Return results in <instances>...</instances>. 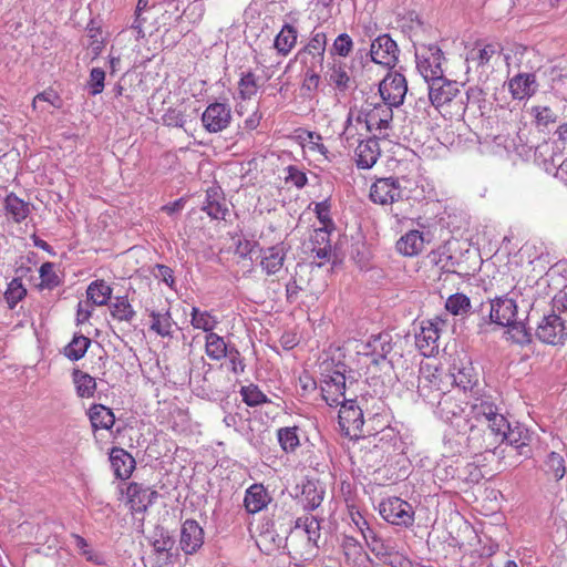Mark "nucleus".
Returning a JSON list of instances; mask_svg holds the SVG:
<instances>
[{
  "label": "nucleus",
  "mask_w": 567,
  "mask_h": 567,
  "mask_svg": "<svg viewBox=\"0 0 567 567\" xmlns=\"http://www.w3.org/2000/svg\"><path fill=\"white\" fill-rule=\"evenodd\" d=\"M340 405L338 417L342 433L350 439L361 437L364 424L362 410L352 399Z\"/></svg>",
  "instance_id": "nucleus-12"
},
{
  "label": "nucleus",
  "mask_w": 567,
  "mask_h": 567,
  "mask_svg": "<svg viewBox=\"0 0 567 567\" xmlns=\"http://www.w3.org/2000/svg\"><path fill=\"white\" fill-rule=\"evenodd\" d=\"M392 107L393 106L383 102L374 105L367 104L357 115L350 112L343 131L344 138L347 141L353 138L354 134L359 131V125L361 128H364L365 132H377L388 128L393 118Z\"/></svg>",
  "instance_id": "nucleus-3"
},
{
  "label": "nucleus",
  "mask_w": 567,
  "mask_h": 567,
  "mask_svg": "<svg viewBox=\"0 0 567 567\" xmlns=\"http://www.w3.org/2000/svg\"><path fill=\"white\" fill-rule=\"evenodd\" d=\"M466 112L472 117H484L491 110L492 104L487 100L486 93L480 86H470L464 94Z\"/></svg>",
  "instance_id": "nucleus-28"
},
{
  "label": "nucleus",
  "mask_w": 567,
  "mask_h": 567,
  "mask_svg": "<svg viewBox=\"0 0 567 567\" xmlns=\"http://www.w3.org/2000/svg\"><path fill=\"white\" fill-rule=\"evenodd\" d=\"M72 382L75 388V393L81 399H91L94 396L97 384L94 377L78 368L72 370Z\"/></svg>",
  "instance_id": "nucleus-34"
},
{
  "label": "nucleus",
  "mask_w": 567,
  "mask_h": 567,
  "mask_svg": "<svg viewBox=\"0 0 567 567\" xmlns=\"http://www.w3.org/2000/svg\"><path fill=\"white\" fill-rule=\"evenodd\" d=\"M227 343L223 337L213 332L205 336V353L214 361H220L228 354Z\"/></svg>",
  "instance_id": "nucleus-44"
},
{
  "label": "nucleus",
  "mask_w": 567,
  "mask_h": 567,
  "mask_svg": "<svg viewBox=\"0 0 567 567\" xmlns=\"http://www.w3.org/2000/svg\"><path fill=\"white\" fill-rule=\"evenodd\" d=\"M87 35L90 38L89 47L95 54H99L104 47L103 31L100 27L89 25Z\"/></svg>",
  "instance_id": "nucleus-61"
},
{
  "label": "nucleus",
  "mask_w": 567,
  "mask_h": 567,
  "mask_svg": "<svg viewBox=\"0 0 567 567\" xmlns=\"http://www.w3.org/2000/svg\"><path fill=\"white\" fill-rule=\"evenodd\" d=\"M503 45L498 41L476 40L473 49L468 53V60L476 63L477 66H491L502 55Z\"/></svg>",
  "instance_id": "nucleus-19"
},
{
  "label": "nucleus",
  "mask_w": 567,
  "mask_h": 567,
  "mask_svg": "<svg viewBox=\"0 0 567 567\" xmlns=\"http://www.w3.org/2000/svg\"><path fill=\"white\" fill-rule=\"evenodd\" d=\"M150 317L152 319L150 329L153 332L163 338L172 337L174 320L169 309L151 310Z\"/></svg>",
  "instance_id": "nucleus-37"
},
{
  "label": "nucleus",
  "mask_w": 567,
  "mask_h": 567,
  "mask_svg": "<svg viewBox=\"0 0 567 567\" xmlns=\"http://www.w3.org/2000/svg\"><path fill=\"white\" fill-rule=\"evenodd\" d=\"M168 424L171 431L176 435H189L192 433V417L185 409H173L169 412Z\"/></svg>",
  "instance_id": "nucleus-39"
},
{
  "label": "nucleus",
  "mask_w": 567,
  "mask_h": 567,
  "mask_svg": "<svg viewBox=\"0 0 567 567\" xmlns=\"http://www.w3.org/2000/svg\"><path fill=\"white\" fill-rule=\"evenodd\" d=\"M285 182L286 184L293 185L297 188L306 186L308 178L303 171L298 167L290 165L286 168Z\"/></svg>",
  "instance_id": "nucleus-58"
},
{
  "label": "nucleus",
  "mask_w": 567,
  "mask_h": 567,
  "mask_svg": "<svg viewBox=\"0 0 567 567\" xmlns=\"http://www.w3.org/2000/svg\"><path fill=\"white\" fill-rule=\"evenodd\" d=\"M163 123L166 126L182 127L185 124V115L181 110L168 109L162 116Z\"/></svg>",
  "instance_id": "nucleus-62"
},
{
  "label": "nucleus",
  "mask_w": 567,
  "mask_h": 567,
  "mask_svg": "<svg viewBox=\"0 0 567 567\" xmlns=\"http://www.w3.org/2000/svg\"><path fill=\"white\" fill-rule=\"evenodd\" d=\"M321 392L323 400L330 406H337L349 399L346 398V375L340 371H333L322 381Z\"/></svg>",
  "instance_id": "nucleus-20"
},
{
  "label": "nucleus",
  "mask_w": 567,
  "mask_h": 567,
  "mask_svg": "<svg viewBox=\"0 0 567 567\" xmlns=\"http://www.w3.org/2000/svg\"><path fill=\"white\" fill-rule=\"evenodd\" d=\"M536 82L534 74L519 73L508 82V89L514 100H524L534 94V84Z\"/></svg>",
  "instance_id": "nucleus-33"
},
{
  "label": "nucleus",
  "mask_w": 567,
  "mask_h": 567,
  "mask_svg": "<svg viewBox=\"0 0 567 567\" xmlns=\"http://www.w3.org/2000/svg\"><path fill=\"white\" fill-rule=\"evenodd\" d=\"M39 274H40V279H41L40 286L42 288L52 289V288L59 286L60 279L54 270V264H52L50 261L42 264L40 267Z\"/></svg>",
  "instance_id": "nucleus-55"
},
{
  "label": "nucleus",
  "mask_w": 567,
  "mask_h": 567,
  "mask_svg": "<svg viewBox=\"0 0 567 567\" xmlns=\"http://www.w3.org/2000/svg\"><path fill=\"white\" fill-rule=\"evenodd\" d=\"M454 372H452L454 385L462 390L464 394L475 396L480 392V382L477 373L471 362L461 363L458 367L454 365Z\"/></svg>",
  "instance_id": "nucleus-24"
},
{
  "label": "nucleus",
  "mask_w": 567,
  "mask_h": 567,
  "mask_svg": "<svg viewBox=\"0 0 567 567\" xmlns=\"http://www.w3.org/2000/svg\"><path fill=\"white\" fill-rule=\"evenodd\" d=\"M230 122L231 109L227 103H212L202 114L203 126L209 133H219L226 130Z\"/></svg>",
  "instance_id": "nucleus-16"
},
{
  "label": "nucleus",
  "mask_w": 567,
  "mask_h": 567,
  "mask_svg": "<svg viewBox=\"0 0 567 567\" xmlns=\"http://www.w3.org/2000/svg\"><path fill=\"white\" fill-rule=\"evenodd\" d=\"M342 550L346 561L354 567H365L369 556L360 543L352 537H346L342 542Z\"/></svg>",
  "instance_id": "nucleus-36"
},
{
  "label": "nucleus",
  "mask_w": 567,
  "mask_h": 567,
  "mask_svg": "<svg viewBox=\"0 0 567 567\" xmlns=\"http://www.w3.org/2000/svg\"><path fill=\"white\" fill-rule=\"evenodd\" d=\"M109 462L115 478L127 481L136 468L134 456L123 447L113 446L109 451Z\"/></svg>",
  "instance_id": "nucleus-21"
},
{
  "label": "nucleus",
  "mask_w": 567,
  "mask_h": 567,
  "mask_svg": "<svg viewBox=\"0 0 567 567\" xmlns=\"http://www.w3.org/2000/svg\"><path fill=\"white\" fill-rule=\"evenodd\" d=\"M243 401L249 406H257L266 403L267 395L255 384H249L240 389Z\"/></svg>",
  "instance_id": "nucleus-53"
},
{
  "label": "nucleus",
  "mask_w": 567,
  "mask_h": 567,
  "mask_svg": "<svg viewBox=\"0 0 567 567\" xmlns=\"http://www.w3.org/2000/svg\"><path fill=\"white\" fill-rule=\"evenodd\" d=\"M179 544L185 554H193L203 546L204 529L195 519H186L182 525Z\"/></svg>",
  "instance_id": "nucleus-26"
},
{
  "label": "nucleus",
  "mask_w": 567,
  "mask_h": 567,
  "mask_svg": "<svg viewBox=\"0 0 567 567\" xmlns=\"http://www.w3.org/2000/svg\"><path fill=\"white\" fill-rule=\"evenodd\" d=\"M105 71L101 68H93L90 72L87 86L90 89V94L95 96L101 94L104 90L105 82Z\"/></svg>",
  "instance_id": "nucleus-56"
},
{
  "label": "nucleus",
  "mask_w": 567,
  "mask_h": 567,
  "mask_svg": "<svg viewBox=\"0 0 567 567\" xmlns=\"http://www.w3.org/2000/svg\"><path fill=\"white\" fill-rule=\"evenodd\" d=\"M509 426L505 416L496 413L483 424H474L470 427L468 444L475 450H491L501 442Z\"/></svg>",
  "instance_id": "nucleus-4"
},
{
  "label": "nucleus",
  "mask_w": 567,
  "mask_h": 567,
  "mask_svg": "<svg viewBox=\"0 0 567 567\" xmlns=\"http://www.w3.org/2000/svg\"><path fill=\"white\" fill-rule=\"evenodd\" d=\"M228 365L230 371L234 374H241L245 371V363L243 361V358L237 349H230L228 351Z\"/></svg>",
  "instance_id": "nucleus-63"
},
{
  "label": "nucleus",
  "mask_w": 567,
  "mask_h": 567,
  "mask_svg": "<svg viewBox=\"0 0 567 567\" xmlns=\"http://www.w3.org/2000/svg\"><path fill=\"white\" fill-rule=\"evenodd\" d=\"M303 148L316 155L317 159H329V150L323 144V138L319 133L308 131Z\"/></svg>",
  "instance_id": "nucleus-48"
},
{
  "label": "nucleus",
  "mask_w": 567,
  "mask_h": 567,
  "mask_svg": "<svg viewBox=\"0 0 567 567\" xmlns=\"http://www.w3.org/2000/svg\"><path fill=\"white\" fill-rule=\"evenodd\" d=\"M504 440H506L509 445L514 446L520 455L526 457L530 456L532 451L529 445L532 435L527 429L519 425L511 427L509 425L501 442Z\"/></svg>",
  "instance_id": "nucleus-32"
},
{
  "label": "nucleus",
  "mask_w": 567,
  "mask_h": 567,
  "mask_svg": "<svg viewBox=\"0 0 567 567\" xmlns=\"http://www.w3.org/2000/svg\"><path fill=\"white\" fill-rule=\"evenodd\" d=\"M516 317L517 305L514 299L498 297L491 301L489 318L492 322L502 327H512L516 322Z\"/></svg>",
  "instance_id": "nucleus-23"
},
{
  "label": "nucleus",
  "mask_w": 567,
  "mask_h": 567,
  "mask_svg": "<svg viewBox=\"0 0 567 567\" xmlns=\"http://www.w3.org/2000/svg\"><path fill=\"white\" fill-rule=\"evenodd\" d=\"M27 288L23 286L22 280L20 278H13L7 287L4 292V299L10 309H14V307L25 298Z\"/></svg>",
  "instance_id": "nucleus-50"
},
{
  "label": "nucleus",
  "mask_w": 567,
  "mask_h": 567,
  "mask_svg": "<svg viewBox=\"0 0 567 567\" xmlns=\"http://www.w3.org/2000/svg\"><path fill=\"white\" fill-rule=\"evenodd\" d=\"M317 69L318 68H307L302 83V90L311 92L318 89L320 84V75L316 71Z\"/></svg>",
  "instance_id": "nucleus-64"
},
{
  "label": "nucleus",
  "mask_w": 567,
  "mask_h": 567,
  "mask_svg": "<svg viewBox=\"0 0 567 567\" xmlns=\"http://www.w3.org/2000/svg\"><path fill=\"white\" fill-rule=\"evenodd\" d=\"M327 34L323 31L311 32L308 42L298 51L296 58L306 68H322L326 49H327Z\"/></svg>",
  "instance_id": "nucleus-9"
},
{
  "label": "nucleus",
  "mask_w": 567,
  "mask_h": 567,
  "mask_svg": "<svg viewBox=\"0 0 567 567\" xmlns=\"http://www.w3.org/2000/svg\"><path fill=\"white\" fill-rule=\"evenodd\" d=\"M392 350L391 338L389 334L372 336L367 342L358 347V354L371 359V364L380 365L385 363L386 357Z\"/></svg>",
  "instance_id": "nucleus-18"
},
{
  "label": "nucleus",
  "mask_w": 567,
  "mask_h": 567,
  "mask_svg": "<svg viewBox=\"0 0 567 567\" xmlns=\"http://www.w3.org/2000/svg\"><path fill=\"white\" fill-rule=\"evenodd\" d=\"M271 497L261 484H254L246 489L244 506L249 514L261 512L270 503Z\"/></svg>",
  "instance_id": "nucleus-31"
},
{
  "label": "nucleus",
  "mask_w": 567,
  "mask_h": 567,
  "mask_svg": "<svg viewBox=\"0 0 567 567\" xmlns=\"http://www.w3.org/2000/svg\"><path fill=\"white\" fill-rule=\"evenodd\" d=\"M120 493L125 498V505L132 514H143L157 498L158 493L138 482H130L120 486Z\"/></svg>",
  "instance_id": "nucleus-6"
},
{
  "label": "nucleus",
  "mask_w": 567,
  "mask_h": 567,
  "mask_svg": "<svg viewBox=\"0 0 567 567\" xmlns=\"http://www.w3.org/2000/svg\"><path fill=\"white\" fill-rule=\"evenodd\" d=\"M331 205L329 200L316 203L315 213L322 227H334L330 216Z\"/></svg>",
  "instance_id": "nucleus-60"
},
{
  "label": "nucleus",
  "mask_w": 567,
  "mask_h": 567,
  "mask_svg": "<svg viewBox=\"0 0 567 567\" xmlns=\"http://www.w3.org/2000/svg\"><path fill=\"white\" fill-rule=\"evenodd\" d=\"M429 99L435 110L447 120H461L466 113L461 84L445 78L429 84Z\"/></svg>",
  "instance_id": "nucleus-2"
},
{
  "label": "nucleus",
  "mask_w": 567,
  "mask_h": 567,
  "mask_svg": "<svg viewBox=\"0 0 567 567\" xmlns=\"http://www.w3.org/2000/svg\"><path fill=\"white\" fill-rule=\"evenodd\" d=\"M424 248V234L417 229L408 230L395 243L396 252L406 258H413L421 255Z\"/></svg>",
  "instance_id": "nucleus-25"
},
{
  "label": "nucleus",
  "mask_w": 567,
  "mask_h": 567,
  "mask_svg": "<svg viewBox=\"0 0 567 567\" xmlns=\"http://www.w3.org/2000/svg\"><path fill=\"white\" fill-rule=\"evenodd\" d=\"M113 289L102 279L92 281L86 288V298L92 306H105L112 297Z\"/></svg>",
  "instance_id": "nucleus-38"
},
{
  "label": "nucleus",
  "mask_w": 567,
  "mask_h": 567,
  "mask_svg": "<svg viewBox=\"0 0 567 567\" xmlns=\"http://www.w3.org/2000/svg\"><path fill=\"white\" fill-rule=\"evenodd\" d=\"M398 45L389 34L379 35L370 49L372 61L384 66H393L398 61Z\"/></svg>",
  "instance_id": "nucleus-22"
},
{
  "label": "nucleus",
  "mask_w": 567,
  "mask_h": 567,
  "mask_svg": "<svg viewBox=\"0 0 567 567\" xmlns=\"http://www.w3.org/2000/svg\"><path fill=\"white\" fill-rule=\"evenodd\" d=\"M363 538L375 556L391 565L395 564L398 557L392 555V547L388 542L383 540L374 529L368 530Z\"/></svg>",
  "instance_id": "nucleus-35"
},
{
  "label": "nucleus",
  "mask_w": 567,
  "mask_h": 567,
  "mask_svg": "<svg viewBox=\"0 0 567 567\" xmlns=\"http://www.w3.org/2000/svg\"><path fill=\"white\" fill-rule=\"evenodd\" d=\"M174 549V539L169 536H161L153 542L147 561L151 567H176L178 554Z\"/></svg>",
  "instance_id": "nucleus-14"
},
{
  "label": "nucleus",
  "mask_w": 567,
  "mask_h": 567,
  "mask_svg": "<svg viewBox=\"0 0 567 567\" xmlns=\"http://www.w3.org/2000/svg\"><path fill=\"white\" fill-rule=\"evenodd\" d=\"M190 324L194 329L203 330L206 334H209L214 332L219 324V321L212 311L200 310L198 307H193L190 311Z\"/></svg>",
  "instance_id": "nucleus-40"
},
{
  "label": "nucleus",
  "mask_w": 567,
  "mask_h": 567,
  "mask_svg": "<svg viewBox=\"0 0 567 567\" xmlns=\"http://www.w3.org/2000/svg\"><path fill=\"white\" fill-rule=\"evenodd\" d=\"M302 494L306 497V507L309 509H316L323 499V492L318 491L313 484L303 486Z\"/></svg>",
  "instance_id": "nucleus-59"
},
{
  "label": "nucleus",
  "mask_w": 567,
  "mask_h": 567,
  "mask_svg": "<svg viewBox=\"0 0 567 567\" xmlns=\"http://www.w3.org/2000/svg\"><path fill=\"white\" fill-rule=\"evenodd\" d=\"M474 402L467 401L471 404L472 416L477 421V424H483L498 412L497 406L488 399L472 396Z\"/></svg>",
  "instance_id": "nucleus-42"
},
{
  "label": "nucleus",
  "mask_w": 567,
  "mask_h": 567,
  "mask_svg": "<svg viewBox=\"0 0 567 567\" xmlns=\"http://www.w3.org/2000/svg\"><path fill=\"white\" fill-rule=\"evenodd\" d=\"M354 43L348 33L339 34L331 47V54L347 58L353 50Z\"/></svg>",
  "instance_id": "nucleus-54"
},
{
  "label": "nucleus",
  "mask_w": 567,
  "mask_h": 567,
  "mask_svg": "<svg viewBox=\"0 0 567 567\" xmlns=\"http://www.w3.org/2000/svg\"><path fill=\"white\" fill-rule=\"evenodd\" d=\"M91 346V339L83 334H74L72 340L63 348L62 353L71 361L82 359Z\"/></svg>",
  "instance_id": "nucleus-45"
},
{
  "label": "nucleus",
  "mask_w": 567,
  "mask_h": 567,
  "mask_svg": "<svg viewBox=\"0 0 567 567\" xmlns=\"http://www.w3.org/2000/svg\"><path fill=\"white\" fill-rule=\"evenodd\" d=\"M545 472L556 481L564 477L566 473L565 460L563 455L557 452H550L545 461Z\"/></svg>",
  "instance_id": "nucleus-51"
},
{
  "label": "nucleus",
  "mask_w": 567,
  "mask_h": 567,
  "mask_svg": "<svg viewBox=\"0 0 567 567\" xmlns=\"http://www.w3.org/2000/svg\"><path fill=\"white\" fill-rule=\"evenodd\" d=\"M328 82L339 91H346L350 84L347 65L342 61H333L326 73Z\"/></svg>",
  "instance_id": "nucleus-43"
},
{
  "label": "nucleus",
  "mask_w": 567,
  "mask_h": 567,
  "mask_svg": "<svg viewBox=\"0 0 567 567\" xmlns=\"http://www.w3.org/2000/svg\"><path fill=\"white\" fill-rule=\"evenodd\" d=\"M86 415L91 423L94 444L99 450H104L107 441L105 440L104 434L100 431H110L113 429L115 424V415L112 409L103 404L94 403L89 408Z\"/></svg>",
  "instance_id": "nucleus-8"
},
{
  "label": "nucleus",
  "mask_w": 567,
  "mask_h": 567,
  "mask_svg": "<svg viewBox=\"0 0 567 567\" xmlns=\"http://www.w3.org/2000/svg\"><path fill=\"white\" fill-rule=\"evenodd\" d=\"M379 513L388 523L409 526L413 523L412 506L400 497H389L379 504Z\"/></svg>",
  "instance_id": "nucleus-10"
},
{
  "label": "nucleus",
  "mask_w": 567,
  "mask_h": 567,
  "mask_svg": "<svg viewBox=\"0 0 567 567\" xmlns=\"http://www.w3.org/2000/svg\"><path fill=\"white\" fill-rule=\"evenodd\" d=\"M264 81L260 76L249 71L241 75L238 82L239 95L243 100H249L255 96L262 86Z\"/></svg>",
  "instance_id": "nucleus-47"
},
{
  "label": "nucleus",
  "mask_w": 567,
  "mask_h": 567,
  "mask_svg": "<svg viewBox=\"0 0 567 567\" xmlns=\"http://www.w3.org/2000/svg\"><path fill=\"white\" fill-rule=\"evenodd\" d=\"M287 256V249L282 243L260 250L259 267L261 271L271 277L272 280L279 279L284 271V265Z\"/></svg>",
  "instance_id": "nucleus-17"
},
{
  "label": "nucleus",
  "mask_w": 567,
  "mask_h": 567,
  "mask_svg": "<svg viewBox=\"0 0 567 567\" xmlns=\"http://www.w3.org/2000/svg\"><path fill=\"white\" fill-rule=\"evenodd\" d=\"M303 537L307 539V546L309 547H313L320 537L319 522L311 514L299 517L296 520L295 528L290 532L289 536L290 539Z\"/></svg>",
  "instance_id": "nucleus-27"
},
{
  "label": "nucleus",
  "mask_w": 567,
  "mask_h": 567,
  "mask_svg": "<svg viewBox=\"0 0 567 567\" xmlns=\"http://www.w3.org/2000/svg\"><path fill=\"white\" fill-rule=\"evenodd\" d=\"M470 308V298L466 295L460 292L451 295L445 302V309L454 316L465 313Z\"/></svg>",
  "instance_id": "nucleus-52"
},
{
  "label": "nucleus",
  "mask_w": 567,
  "mask_h": 567,
  "mask_svg": "<svg viewBox=\"0 0 567 567\" xmlns=\"http://www.w3.org/2000/svg\"><path fill=\"white\" fill-rule=\"evenodd\" d=\"M110 312L112 318L120 322H131L136 315L126 296L115 297L110 306Z\"/></svg>",
  "instance_id": "nucleus-46"
},
{
  "label": "nucleus",
  "mask_w": 567,
  "mask_h": 567,
  "mask_svg": "<svg viewBox=\"0 0 567 567\" xmlns=\"http://www.w3.org/2000/svg\"><path fill=\"white\" fill-rule=\"evenodd\" d=\"M277 437H278L280 447L286 453L295 452V450L300 444L297 426H286V427L279 429L277 431Z\"/></svg>",
  "instance_id": "nucleus-49"
},
{
  "label": "nucleus",
  "mask_w": 567,
  "mask_h": 567,
  "mask_svg": "<svg viewBox=\"0 0 567 567\" xmlns=\"http://www.w3.org/2000/svg\"><path fill=\"white\" fill-rule=\"evenodd\" d=\"M460 241L456 238H450L437 248L432 249L421 262L420 270L423 271V276L430 281L440 284L437 286L440 293L446 289L445 282L455 275L470 272V269L464 267L455 256Z\"/></svg>",
  "instance_id": "nucleus-1"
},
{
  "label": "nucleus",
  "mask_w": 567,
  "mask_h": 567,
  "mask_svg": "<svg viewBox=\"0 0 567 567\" xmlns=\"http://www.w3.org/2000/svg\"><path fill=\"white\" fill-rule=\"evenodd\" d=\"M379 92L384 103L400 106L408 92L405 76L399 72H389L380 82Z\"/></svg>",
  "instance_id": "nucleus-13"
},
{
  "label": "nucleus",
  "mask_w": 567,
  "mask_h": 567,
  "mask_svg": "<svg viewBox=\"0 0 567 567\" xmlns=\"http://www.w3.org/2000/svg\"><path fill=\"white\" fill-rule=\"evenodd\" d=\"M443 324L444 322L439 318L422 322L421 330L415 336V346L422 355L429 358L437 352L441 326Z\"/></svg>",
  "instance_id": "nucleus-15"
},
{
  "label": "nucleus",
  "mask_w": 567,
  "mask_h": 567,
  "mask_svg": "<svg viewBox=\"0 0 567 567\" xmlns=\"http://www.w3.org/2000/svg\"><path fill=\"white\" fill-rule=\"evenodd\" d=\"M403 197V189L398 178L380 177L370 186L369 199L380 206H392Z\"/></svg>",
  "instance_id": "nucleus-7"
},
{
  "label": "nucleus",
  "mask_w": 567,
  "mask_h": 567,
  "mask_svg": "<svg viewBox=\"0 0 567 567\" xmlns=\"http://www.w3.org/2000/svg\"><path fill=\"white\" fill-rule=\"evenodd\" d=\"M298 43V30L290 23H285L274 39V49L281 58H287Z\"/></svg>",
  "instance_id": "nucleus-30"
},
{
  "label": "nucleus",
  "mask_w": 567,
  "mask_h": 567,
  "mask_svg": "<svg viewBox=\"0 0 567 567\" xmlns=\"http://www.w3.org/2000/svg\"><path fill=\"white\" fill-rule=\"evenodd\" d=\"M39 101L47 102L50 105H52L53 107H55V109H61L62 105H63V101H62L60 94L56 91H54L53 89H47V90L38 93L34 96V99L32 101V109L33 110L38 109V102Z\"/></svg>",
  "instance_id": "nucleus-57"
},
{
  "label": "nucleus",
  "mask_w": 567,
  "mask_h": 567,
  "mask_svg": "<svg viewBox=\"0 0 567 567\" xmlns=\"http://www.w3.org/2000/svg\"><path fill=\"white\" fill-rule=\"evenodd\" d=\"M381 154L379 142L375 138L360 141L354 150V161L360 169L371 168Z\"/></svg>",
  "instance_id": "nucleus-29"
},
{
  "label": "nucleus",
  "mask_w": 567,
  "mask_h": 567,
  "mask_svg": "<svg viewBox=\"0 0 567 567\" xmlns=\"http://www.w3.org/2000/svg\"><path fill=\"white\" fill-rule=\"evenodd\" d=\"M443 52L436 44L422 45L417 50L416 68L429 84L443 79Z\"/></svg>",
  "instance_id": "nucleus-5"
},
{
  "label": "nucleus",
  "mask_w": 567,
  "mask_h": 567,
  "mask_svg": "<svg viewBox=\"0 0 567 567\" xmlns=\"http://www.w3.org/2000/svg\"><path fill=\"white\" fill-rule=\"evenodd\" d=\"M4 209L13 221L21 223L30 214V204L19 198L14 193H10L4 198Z\"/></svg>",
  "instance_id": "nucleus-41"
},
{
  "label": "nucleus",
  "mask_w": 567,
  "mask_h": 567,
  "mask_svg": "<svg viewBox=\"0 0 567 567\" xmlns=\"http://www.w3.org/2000/svg\"><path fill=\"white\" fill-rule=\"evenodd\" d=\"M536 338L549 346H561L567 340V330L564 320L556 313L542 318L536 328Z\"/></svg>",
  "instance_id": "nucleus-11"
}]
</instances>
